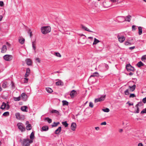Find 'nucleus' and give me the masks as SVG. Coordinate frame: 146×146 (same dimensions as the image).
I'll use <instances>...</instances> for the list:
<instances>
[{"label": "nucleus", "mask_w": 146, "mask_h": 146, "mask_svg": "<svg viewBox=\"0 0 146 146\" xmlns=\"http://www.w3.org/2000/svg\"><path fill=\"white\" fill-rule=\"evenodd\" d=\"M51 28L49 26H44L42 27L41 30L42 33L44 34H46L51 31Z\"/></svg>", "instance_id": "obj_1"}, {"label": "nucleus", "mask_w": 146, "mask_h": 146, "mask_svg": "<svg viewBox=\"0 0 146 146\" xmlns=\"http://www.w3.org/2000/svg\"><path fill=\"white\" fill-rule=\"evenodd\" d=\"M33 142V141L30 140L28 138L25 139L23 140V146H29L30 144Z\"/></svg>", "instance_id": "obj_2"}, {"label": "nucleus", "mask_w": 146, "mask_h": 146, "mask_svg": "<svg viewBox=\"0 0 146 146\" xmlns=\"http://www.w3.org/2000/svg\"><path fill=\"white\" fill-rule=\"evenodd\" d=\"M17 126L18 128L21 132H23L25 131V129L23 126V124L21 123H19L17 124Z\"/></svg>", "instance_id": "obj_3"}, {"label": "nucleus", "mask_w": 146, "mask_h": 146, "mask_svg": "<svg viewBox=\"0 0 146 146\" xmlns=\"http://www.w3.org/2000/svg\"><path fill=\"white\" fill-rule=\"evenodd\" d=\"M3 58L5 60L9 61L12 60L13 58V56L11 55L6 54L4 56Z\"/></svg>", "instance_id": "obj_4"}, {"label": "nucleus", "mask_w": 146, "mask_h": 146, "mask_svg": "<svg viewBox=\"0 0 146 146\" xmlns=\"http://www.w3.org/2000/svg\"><path fill=\"white\" fill-rule=\"evenodd\" d=\"M15 116L17 119L18 120L23 119H24V115H21L19 113H15Z\"/></svg>", "instance_id": "obj_5"}, {"label": "nucleus", "mask_w": 146, "mask_h": 146, "mask_svg": "<svg viewBox=\"0 0 146 146\" xmlns=\"http://www.w3.org/2000/svg\"><path fill=\"white\" fill-rule=\"evenodd\" d=\"M126 68L128 71H134V68L130 64H127L126 65Z\"/></svg>", "instance_id": "obj_6"}, {"label": "nucleus", "mask_w": 146, "mask_h": 146, "mask_svg": "<svg viewBox=\"0 0 146 146\" xmlns=\"http://www.w3.org/2000/svg\"><path fill=\"white\" fill-rule=\"evenodd\" d=\"M106 97V96L104 95L101 97L100 98L96 99L95 100V102L96 103L98 102H100L104 100Z\"/></svg>", "instance_id": "obj_7"}, {"label": "nucleus", "mask_w": 146, "mask_h": 146, "mask_svg": "<svg viewBox=\"0 0 146 146\" xmlns=\"http://www.w3.org/2000/svg\"><path fill=\"white\" fill-rule=\"evenodd\" d=\"M24 101H26L28 98L27 96L24 93H23L21 96V98Z\"/></svg>", "instance_id": "obj_8"}, {"label": "nucleus", "mask_w": 146, "mask_h": 146, "mask_svg": "<svg viewBox=\"0 0 146 146\" xmlns=\"http://www.w3.org/2000/svg\"><path fill=\"white\" fill-rule=\"evenodd\" d=\"M80 25H81V28L82 29H84L85 31H88V32H91V33H94V32L93 31H91L89 29H88V28L85 27L82 24H81Z\"/></svg>", "instance_id": "obj_9"}, {"label": "nucleus", "mask_w": 146, "mask_h": 146, "mask_svg": "<svg viewBox=\"0 0 146 146\" xmlns=\"http://www.w3.org/2000/svg\"><path fill=\"white\" fill-rule=\"evenodd\" d=\"M76 91L74 90H73L71 91L70 93V96L72 98H73L76 94Z\"/></svg>", "instance_id": "obj_10"}, {"label": "nucleus", "mask_w": 146, "mask_h": 146, "mask_svg": "<svg viewBox=\"0 0 146 146\" xmlns=\"http://www.w3.org/2000/svg\"><path fill=\"white\" fill-rule=\"evenodd\" d=\"M117 37L119 41L121 43L123 42L125 40V38L123 36H121V37L118 36Z\"/></svg>", "instance_id": "obj_11"}, {"label": "nucleus", "mask_w": 146, "mask_h": 146, "mask_svg": "<svg viewBox=\"0 0 146 146\" xmlns=\"http://www.w3.org/2000/svg\"><path fill=\"white\" fill-rule=\"evenodd\" d=\"M76 127V123H72L71 125V129L73 131H75Z\"/></svg>", "instance_id": "obj_12"}, {"label": "nucleus", "mask_w": 146, "mask_h": 146, "mask_svg": "<svg viewBox=\"0 0 146 146\" xmlns=\"http://www.w3.org/2000/svg\"><path fill=\"white\" fill-rule=\"evenodd\" d=\"M19 42L22 44H23L25 41V39L22 36L19 37Z\"/></svg>", "instance_id": "obj_13"}, {"label": "nucleus", "mask_w": 146, "mask_h": 146, "mask_svg": "<svg viewBox=\"0 0 146 146\" xmlns=\"http://www.w3.org/2000/svg\"><path fill=\"white\" fill-rule=\"evenodd\" d=\"M7 50V46L5 45H3L1 48V52L2 53L5 52Z\"/></svg>", "instance_id": "obj_14"}, {"label": "nucleus", "mask_w": 146, "mask_h": 146, "mask_svg": "<svg viewBox=\"0 0 146 146\" xmlns=\"http://www.w3.org/2000/svg\"><path fill=\"white\" fill-rule=\"evenodd\" d=\"M25 61L27 64L28 65L30 66L31 65L32 62L31 59L29 58L27 59Z\"/></svg>", "instance_id": "obj_15"}, {"label": "nucleus", "mask_w": 146, "mask_h": 146, "mask_svg": "<svg viewBox=\"0 0 146 146\" xmlns=\"http://www.w3.org/2000/svg\"><path fill=\"white\" fill-rule=\"evenodd\" d=\"M50 112L52 113H56L57 115H60L59 111L56 110H53L51 111Z\"/></svg>", "instance_id": "obj_16"}, {"label": "nucleus", "mask_w": 146, "mask_h": 146, "mask_svg": "<svg viewBox=\"0 0 146 146\" xmlns=\"http://www.w3.org/2000/svg\"><path fill=\"white\" fill-rule=\"evenodd\" d=\"M131 15H129L126 16L125 18V21H127L130 22L131 19Z\"/></svg>", "instance_id": "obj_17"}, {"label": "nucleus", "mask_w": 146, "mask_h": 146, "mask_svg": "<svg viewBox=\"0 0 146 146\" xmlns=\"http://www.w3.org/2000/svg\"><path fill=\"white\" fill-rule=\"evenodd\" d=\"M61 127H59L58 128L55 130L54 133L56 134H58L61 131Z\"/></svg>", "instance_id": "obj_18"}, {"label": "nucleus", "mask_w": 146, "mask_h": 146, "mask_svg": "<svg viewBox=\"0 0 146 146\" xmlns=\"http://www.w3.org/2000/svg\"><path fill=\"white\" fill-rule=\"evenodd\" d=\"M97 62L96 60L94 59L91 62V65L92 66H96Z\"/></svg>", "instance_id": "obj_19"}, {"label": "nucleus", "mask_w": 146, "mask_h": 146, "mask_svg": "<svg viewBox=\"0 0 146 146\" xmlns=\"http://www.w3.org/2000/svg\"><path fill=\"white\" fill-rule=\"evenodd\" d=\"M27 107L26 106H24L21 108V110L23 111L27 112Z\"/></svg>", "instance_id": "obj_20"}, {"label": "nucleus", "mask_w": 146, "mask_h": 146, "mask_svg": "<svg viewBox=\"0 0 146 146\" xmlns=\"http://www.w3.org/2000/svg\"><path fill=\"white\" fill-rule=\"evenodd\" d=\"M129 88H130V91L133 92L135 88L136 85H134L132 86H129Z\"/></svg>", "instance_id": "obj_21"}, {"label": "nucleus", "mask_w": 146, "mask_h": 146, "mask_svg": "<svg viewBox=\"0 0 146 146\" xmlns=\"http://www.w3.org/2000/svg\"><path fill=\"white\" fill-rule=\"evenodd\" d=\"M63 82L61 80H59L57 82H56V86H62L63 85Z\"/></svg>", "instance_id": "obj_22"}, {"label": "nucleus", "mask_w": 146, "mask_h": 146, "mask_svg": "<svg viewBox=\"0 0 146 146\" xmlns=\"http://www.w3.org/2000/svg\"><path fill=\"white\" fill-rule=\"evenodd\" d=\"M7 82L6 81H5L3 82V84L2 85V87L4 88H5L7 87Z\"/></svg>", "instance_id": "obj_23"}, {"label": "nucleus", "mask_w": 146, "mask_h": 146, "mask_svg": "<svg viewBox=\"0 0 146 146\" xmlns=\"http://www.w3.org/2000/svg\"><path fill=\"white\" fill-rule=\"evenodd\" d=\"M30 140L33 141L35 138L34 133L33 132H32L30 136Z\"/></svg>", "instance_id": "obj_24"}, {"label": "nucleus", "mask_w": 146, "mask_h": 146, "mask_svg": "<svg viewBox=\"0 0 146 146\" xmlns=\"http://www.w3.org/2000/svg\"><path fill=\"white\" fill-rule=\"evenodd\" d=\"M42 129L43 131H46L48 130V127L47 126H44L42 127Z\"/></svg>", "instance_id": "obj_25"}, {"label": "nucleus", "mask_w": 146, "mask_h": 146, "mask_svg": "<svg viewBox=\"0 0 146 146\" xmlns=\"http://www.w3.org/2000/svg\"><path fill=\"white\" fill-rule=\"evenodd\" d=\"M99 76V73L97 72H95L93 74L91 75L90 77H95V76Z\"/></svg>", "instance_id": "obj_26"}, {"label": "nucleus", "mask_w": 146, "mask_h": 146, "mask_svg": "<svg viewBox=\"0 0 146 146\" xmlns=\"http://www.w3.org/2000/svg\"><path fill=\"white\" fill-rule=\"evenodd\" d=\"M46 90L47 92L49 93H51L53 92L52 89L49 87L46 88Z\"/></svg>", "instance_id": "obj_27"}, {"label": "nucleus", "mask_w": 146, "mask_h": 146, "mask_svg": "<svg viewBox=\"0 0 146 146\" xmlns=\"http://www.w3.org/2000/svg\"><path fill=\"white\" fill-rule=\"evenodd\" d=\"M138 33L139 35H141L142 33V28L141 27H139L138 28Z\"/></svg>", "instance_id": "obj_28"}, {"label": "nucleus", "mask_w": 146, "mask_h": 146, "mask_svg": "<svg viewBox=\"0 0 146 146\" xmlns=\"http://www.w3.org/2000/svg\"><path fill=\"white\" fill-rule=\"evenodd\" d=\"M32 47L34 50L36 49V43L35 41L32 42Z\"/></svg>", "instance_id": "obj_29"}, {"label": "nucleus", "mask_w": 146, "mask_h": 146, "mask_svg": "<svg viewBox=\"0 0 146 146\" xmlns=\"http://www.w3.org/2000/svg\"><path fill=\"white\" fill-rule=\"evenodd\" d=\"M144 65V64L141 61H140L137 63V65L138 67H140L141 66H143Z\"/></svg>", "instance_id": "obj_30"}, {"label": "nucleus", "mask_w": 146, "mask_h": 146, "mask_svg": "<svg viewBox=\"0 0 146 146\" xmlns=\"http://www.w3.org/2000/svg\"><path fill=\"white\" fill-rule=\"evenodd\" d=\"M32 126L31 124H29L26 126V129L27 130H29L31 129Z\"/></svg>", "instance_id": "obj_31"}, {"label": "nucleus", "mask_w": 146, "mask_h": 146, "mask_svg": "<svg viewBox=\"0 0 146 146\" xmlns=\"http://www.w3.org/2000/svg\"><path fill=\"white\" fill-rule=\"evenodd\" d=\"M100 41L98 39L96 38H94V42L93 43V45L96 44L98 42H100Z\"/></svg>", "instance_id": "obj_32"}, {"label": "nucleus", "mask_w": 146, "mask_h": 146, "mask_svg": "<svg viewBox=\"0 0 146 146\" xmlns=\"http://www.w3.org/2000/svg\"><path fill=\"white\" fill-rule=\"evenodd\" d=\"M6 104L3 102L2 103V104L1 106V107L0 108L2 110H4L5 109V108L6 107Z\"/></svg>", "instance_id": "obj_33"}, {"label": "nucleus", "mask_w": 146, "mask_h": 146, "mask_svg": "<svg viewBox=\"0 0 146 146\" xmlns=\"http://www.w3.org/2000/svg\"><path fill=\"white\" fill-rule=\"evenodd\" d=\"M62 103L63 106H68V103L66 101L63 100L62 101Z\"/></svg>", "instance_id": "obj_34"}, {"label": "nucleus", "mask_w": 146, "mask_h": 146, "mask_svg": "<svg viewBox=\"0 0 146 146\" xmlns=\"http://www.w3.org/2000/svg\"><path fill=\"white\" fill-rule=\"evenodd\" d=\"M45 120H46L49 123H51L52 121V120L49 117L46 118Z\"/></svg>", "instance_id": "obj_35"}, {"label": "nucleus", "mask_w": 146, "mask_h": 146, "mask_svg": "<svg viewBox=\"0 0 146 146\" xmlns=\"http://www.w3.org/2000/svg\"><path fill=\"white\" fill-rule=\"evenodd\" d=\"M62 124L65 127H66L68 126V124L67 123V122L66 121H65L64 122H62Z\"/></svg>", "instance_id": "obj_36"}, {"label": "nucleus", "mask_w": 146, "mask_h": 146, "mask_svg": "<svg viewBox=\"0 0 146 146\" xmlns=\"http://www.w3.org/2000/svg\"><path fill=\"white\" fill-rule=\"evenodd\" d=\"M21 96L18 97H14V99L15 101H19L21 100Z\"/></svg>", "instance_id": "obj_37"}, {"label": "nucleus", "mask_w": 146, "mask_h": 146, "mask_svg": "<svg viewBox=\"0 0 146 146\" xmlns=\"http://www.w3.org/2000/svg\"><path fill=\"white\" fill-rule=\"evenodd\" d=\"M9 113L8 111H7L4 112L3 114V115L4 116H8L9 115Z\"/></svg>", "instance_id": "obj_38"}, {"label": "nucleus", "mask_w": 146, "mask_h": 146, "mask_svg": "<svg viewBox=\"0 0 146 146\" xmlns=\"http://www.w3.org/2000/svg\"><path fill=\"white\" fill-rule=\"evenodd\" d=\"M139 103H138L135 106L137 108V110L136 112H135L136 113H138L139 112V108H138V106L139 105Z\"/></svg>", "instance_id": "obj_39"}, {"label": "nucleus", "mask_w": 146, "mask_h": 146, "mask_svg": "<svg viewBox=\"0 0 146 146\" xmlns=\"http://www.w3.org/2000/svg\"><path fill=\"white\" fill-rule=\"evenodd\" d=\"M124 93L125 95H128L129 94V90L128 89H127L124 92Z\"/></svg>", "instance_id": "obj_40"}, {"label": "nucleus", "mask_w": 146, "mask_h": 146, "mask_svg": "<svg viewBox=\"0 0 146 146\" xmlns=\"http://www.w3.org/2000/svg\"><path fill=\"white\" fill-rule=\"evenodd\" d=\"M102 110L104 112H108L110 111V110L108 108L105 109H102Z\"/></svg>", "instance_id": "obj_41"}, {"label": "nucleus", "mask_w": 146, "mask_h": 146, "mask_svg": "<svg viewBox=\"0 0 146 146\" xmlns=\"http://www.w3.org/2000/svg\"><path fill=\"white\" fill-rule=\"evenodd\" d=\"M59 123V122L58 123H55V122H54L53 123V124L52 125V127H56L58 125Z\"/></svg>", "instance_id": "obj_42"}, {"label": "nucleus", "mask_w": 146, "mask_h": 146, "mask_svg": "<svg viewBox=\"0 0 146 146\" xmlns=\"http://www.w3.org/2000/svg\"><path fill=\"white\" fill-rule=\"evenodd\" d=\"M146 59V55L143 56L141 58V60L143 61H144Z\"/></svg>", "instance_id": "obj_43"}, {"label": "nucleus", "mask_w": 146, "mask_h": 146, "mask_svg": "<svg viewBox=\"0 0 146 146\" xmlns=\"http://www.w3.org/2000/svg\"><path fill=\"white\" fill-rule=\"evenodd\" d=\"M30 72V70L29 68H27L26 70V73L27 74H28L29 75V74Z\"/></svg>", "instance_id": "obj_44"}, {"label": "nucleus", "mask_w": 146, "mask_h": 146, "mask_svg": "<svg viewBox=\"0 0 146 146\" xmlns=\"http://www.w3.org/2000/svg\"><path fill=\"white\" fill-rule=\"evenodd\" d=\"M136 97L135 95L134 94H131L129 96V98H134Z\"/></svg>", "instance_id": "obj_45"}, {"label": "nucleus", "mask_w": 146, "mask_h": 146, "mask_svg": "<svg viewBox=\"0 0 146 146\" xmlns=\"http://www.w3.org/2000/svg\"><path fill=\"white\" fill-rule=\"evenodd\" d=\"M55 55L57 57H60L61 56L60 54L58 52H56L55 53Z\"/></svg>", "instance_id": "obj_46"}, {"label": "nucleus", "mask_w": 146, "mask_h": 146, "mask_svg": "<svg viewBox=\"0 0 146 146\" xmlns=\"http://www.w3.org/2000/svg\"><path fill=\"white\" fill-rule=\"evenodd\" d=\"M146 113V108L143 109L141 112V113Z\"/></svg>", "instance_id": "obj_47"}, {"label": "nucleus", "mask_w": 146, "mask_h": 146, "mask_svg": "<svg viewBox=\"0 0 146 146\" xmlns=\"http://www.w3.org/2000/svg\"><path fill=\"white\" fill-rule=\"evenodd\" d=\"M89 106L92 108L93 107L94 105L93 103L92 102H90L89 103Z\"/></svg>", "instance_id": "obj_48"}, {"label": "nucleus", "mask_w": 146, "mask_h": 146, "mask_svg": "<svg viewBox=\"0 0 146 146\" xmlns=\"http://www.w3.org/2000/svg\"><path fill=\"white\" fill-rule=\"evenodd\" d=\"M136 26L135 25H133L132 26V29L133 31H135L136 29Z\"/></svg>", "instance_id": "obj_49"}, {"label": "nucleus", "mask_w": 146, "mask_h": 146, "mask_svg": "<svg viewBox=\"0 0 146 146\" xmlns=\"http://www.w3.org/2000/svg\"><path fill=\"white\" fill-rule=\"evenodd\" d=\"M4 3L2 1H0V6L1 7H3L4 5Z\"/></svg>", "instance_id": "obj_50"}, {"label": "nucleus", "mask_w": 146, "mask_h": 146, "mask_svg": "<svg viewBox=\"0 0 146 146\" xmlns=\"http://www.w3.org/2000/svg\"><path fill=\"white\" fill-rule=\"evenodd\" d=\"M11 84L12 85V88H14L15 86V85H14V84L13 82H11Z\"/></svg>", "instance_id": "obj_51"}, {"label": "nucleus", "mask_w": 146, "mask_h": 146, "mask_svg": "<svg viewBox=\"0 0 146 146\" xmlns=\"http://www.w3.org/2000/svg\"><path fill=\"white\" fill-rule=\"evenodd\" d=\"M142 101L144 103H145L146 102V97L143 99Z\"/></svg>", "instance_id": "obj_52"}, {"label": "nucleus", "mask_w": 146, "mask_h": 146, "mask_svg": "<svg viewBox=\"0 0 146 146\" xmlns=\"http://www.w3.org/2000/svg\"><path fill=\"white\" fill-rule=\"evenodd\" d=\"M125 44L126 45H131V44L128 41H126L125 42Z\"/></svg>", "instance_id": "obj_53"}, {"label": "nucleus", "mask_w": 146, "mask_h": 146, "mask_svg": "<svg viewBox=\"0 0 146 146\" xmlns=\"http://www.w3.org/2000/svg\"><path fill=\"white\" fill-rule=\"evenodd\" d=\"M111 2L113 3H115L116 2H117L118 1V0H110Z\"/></svg>", "instance_id": "obj_54"}, {"label": "nucleus", "mask_w": 146, "mask_h": 146, "mask_svg": "<svg viewBox=\"0 0 146 146\" xmlns=\"http://www.w3.org/2000/svg\"><path fill=\"white\" fill-rule=\"evenodd\" d=\"M106 125V123L105 121L101 123V125Z\"/></svg>", "instance_id": "obj_55"}, {"label": "nucleus", "mask_w": 146, "mask_h": 146, "mask_svg": "<svg viewBox=\"0 0 146 146\" xmlns=\"http://www.w3.org/2000/svg\"><path fill=\"white\" fill-rule=\"evenodd\" d=\"M28 79L27 78H24V82L25 83H27L28 82Z\"/></svg>", "instance_id": "obj_56"}, {"label": "nucleus", "mask_w": 146, "mask_h": 146, "mask_svg": "<svg viewBox=\"0 0 146 146\" xmlns=\"http://www.w3.org/2000/svg\"><path fill=\"white\" fill-rule=\"evenodd\" d=\"M36 60L37 61V62L38 63L40 62V59L38 58H36Z\"/></svg>", "instance_id": "obj_57"}, {"label": "nucleus", "mask_w": 146, "mask_h": 146, "mask_svg": "<svg viewBox=\"0 0 146 146\" xmlns=\"http://www.w3.org/2000/svg\"><path fill=\"white\" fill-rule=\"evenodd\" d=\"M135 46H133L132 47H130L129 48V49L130 50H132L134 49L135 48Z\"/></svg>", "instance_id": "obj_58"}, {"label": "nucleus", "mask_w": 146, "mask_h": 146, "mask_svg": "<svg viewBox=\"0 0 146 146\" xmlns=\"http://www.w3.org/2000/svg\"><path fill=\"white\" fill-rule=\"evenodd\" d=\"M138 146H143V145L142 143H140L138 144Z\"/></svg>", "instance_id": "obj_59"}, {"label": "nucleus", "mask_w": 146, "mask_h": 146, "mask_svg": "<svg viewBox=\"0 0 146 146\" xmlns=\"http://www.w3.org/2000/svg\"><path fill=\"white\" fill-rule=\"evenodd\" d=\"M31 32H32V31H31V30L30 29H29L28 33L31 34Z\"/></svg>", "instance_id": "obj_60"}, {"label": "nucleus", "mask_w": 146, "mask_h": 146, "mask_svg": "<svg viewBox=\"0 0 146 146\" xmlns=\"http://www.w3.org/2000/svg\"><path fill=\"white\" fill-rule=\"evenodd\" d=\"M3 18V17L2 15H0V21H1Z\"/></svg>", "instance_id": "obj_61"}, {"label": "nucleus", "mask_w": 146, "mask_h": 146, "mask_svg": "<svg viewBox=\"0 0 146 146\" xmlns=\"http://www.w3.org/2000/svg\"><path fill=\"white\" fill-rule=\"evenodd\" d=\"M29 75L28 74L26 73L25 75V77H27L29 76Z\"/></svg>", "instance_id": "obj_62"}, {"label": "nucleus", "mask_w": 146, "mask_h": 146, "mask_svg": "<svg viewBox=\"0 0 146 146\" xmlns=\"http://www.w3.org/2000/svg\"><path fill=\"white\" fill-rule=\"evenodd\" d=\"M133 73L132 72H130L129 74V75L130 76H132V75H133Z\"/></svg>", "instance_id": "obj_63"}, {"label": "nucleus", "mask_w": 146, "mask_h": 146, "mask_svg": "<svg viewBox=\"0 0 146 146\" xmlns=\"http://www.w3.org/2000/svg\"><path fill=\"white\" fill-rule=\"evenodd\" d=\"M95 129L97 130H98L99 129V127H95Z\"/></svg>", "instance_id": "obj_64"}]
</instances>
